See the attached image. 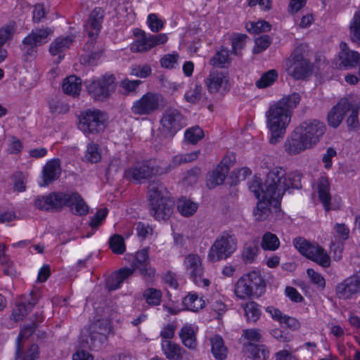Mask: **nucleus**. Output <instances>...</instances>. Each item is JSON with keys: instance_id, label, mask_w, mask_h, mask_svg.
Segmentation results:
<instances>
[{"instance_id": "18", "label": "nucleus", "mask_w": 360, "mask_h": 360, "mask_svg": "<svg viewBox=\"0 0 360 360\" xmlns=\"http://www.w3.org/2000/svg\"><path fill=\"white\" fill-rule=\"evenodd\" d=\"M130 269H134V271L136 269L139 270L143 276L152 278L155 276V270L150 264L148 247H146L136 253L132 268Z\"/></svg>"}, {"instance_id": "29", "label": "nucleus", "mask_w": 360, "mask_h": 360, "mask_svg": "<svg viewBox=\"0 0 360 360\" xmlns=\"http://www.w3.org/2000/svg\"><path fill=\"white\" fill-rule=\"evenodd\" d=\"M134 274V269L124 268L120 269L106 281V287L109 290H115L120 288L123 281Z\"/></svg>"}, {"instance_id": "53", "label": "nucleus", "mask_w": 360, "mask_h": 360, "mask_svg": "<svg viewBox=\"0 0 360 360\" xmlns=\"http://www.w3.org/2000/svg\"><path fill=\"white\" fill-rule=\"evenodd\" d=\"M109 246L112 252L117 255H122L126 250L124 238L119 234H115L110 238Z\"/></svg>"}, {"instance_id": "15", "label": "nucleus", "mask_w": 360, "mask_h": 360, "mask_svg": "<svg viewBox=\"0 0 360 360\" xmlns=\"http://www.w3.org/2000/svg\"><path fill=\"white\" fill-rule=\"evenodd\" d=\"M160 123L162 131L169 136H174L186 125L184 116L180 110L172 107L162 112Z\"/></svg>"}, {"instance_id": "35", "label": "nucleus", "mask_w": 360, "mask_h": 360, "mask_svg": "<svg viewBox=\"0 0 360 360\" xmlns=\"http://www.w3.org/2000/svg\"><path fill=\"white\" fill-rule=\"evenodd\" d=\"M212 353L215 359L224 360L227 355V348L224 345V340L219 335H215L210 339Z\"/></svg>"}, {"instance_id": "19", "label": "nucleus", "mask_w": 360, "mask_h": 360, "mask_svg": "<svg viewBox=\"0 0 360 360\" xmlns=\"http://www.w3.org/2000/svg\"><path fill=\"white\" fill-rule=\"evenodd\" d=\"M311 148L305 139L295 128L284 143L285 151L290 155H295Z\"/></svg>"}, {"instance_id": "47", "label": "nucleus", "mask_w": 360, "mask_h": 360, "mask_svg": "<svg viewBox=\"0 0 360 360\" xmlns=\"http://www.w3.org/2000/svg\"><path fill=\"white\" fill-rule=\"evenodd\" d=\"M246 350L254 359H263L269 357V352L264 345H256L253 343L244 345Z\"/></svg>"}, {"instance_id": "56", "label": "nucleus", "mask_w": 360, "mask_h": 360, "mask_svg": "<svg viewBox=\"0 0 360 360\" xmlns=\"http://www.w3.org/2000/svg\"><path fill=\"white\" fill-rule=\"evenodd\" d=\"M141 84H142V81L139 79H124L120 82V86L124 90V94L126 95L136 94Z\"/></svg>"}, {"instance_id": "14", "label": "nucleus", "mask_w": 360, "mask_h": 360, "mask_svg": "<svg viewBox=\"0 0 360 360\" xmlns=\"http://www.w3.org/2000/svg\"><path fill=\"white\" fill-rule=\"evenodd\" d=\"M115 88L116 79L112 74H105L101 78L93 80L86 86L89 95L95 100L100 101L108 98Z\"/></svg>"}, {"instance_id": "22", "label": "nucleus", "mask_w": 360, "mask_h": 360, "mask_svg": "<svg viewBox=\"0 0 360 360\" xmlns=\"http://www.w3.org/2000/svg\"><path fill=\"white\" fill-rule=\"evenodd\" d=\"M340 47L339 58L341 66L349 69L360 65V54L358 52L349 50L345 42H341Z\"/></svg>"}, {"instance_id": "25", "label": "nucleus", "mask_w": 360, "mask_h": 360, "mask_svg": "<svg viewBox=\"0 0 360 360\" xmlns=\"http://www.w3.org/2000/svg\"><path fill=\"white\" fill-rule=\"evenodd\" d=\"M228 82L227 72L213 69L206 79V85L210 93H217Z\"/></svg>"}, {"instance_id": "33", "label": "nucleus", "mask_w": 360, "mask_h": 360, "mask_svg": "<svg viewBox=\"0 0 360 360\" xmlns=\"http://www.w3.org/2000/svg\"><path fill=\"white\" fill-rule=\"evenodd\" d=\"M259 252L258 242L255 240L247 241L242 250V259L245 263H252Z\"/></svg>"}, {"instance_id": "62", "label": "nucleus", "mask_w": 360, "mask_h": 360, "mask_svg": "<svg viewBox=\"0 0 360 360\" xmlns=\"http://www.w3.org/2000/svg\"><path fill=\"white\" fill-rule=\"evenodd\" d=\"M307 273L313 284L316 285L317 288L321 290L324 289L326 287V280L321 274L315 271L312 269H308Z\"/></svg>"}, {"instance_id": "55", "label": "nucleus", "mask_w": 360, "mask_h": 360, "mask_svg": "<svg viewBox=\"0 0 360 360\" xmlns=\"http://www.w3.org/2000/svg\"><path fill=\"white\" fill-rule=\"evenodd\" d=\"M271 27V25L265 20L248 22L245 25V28L248 32L255 34L270 31Z\"/></svg>"}, {"instance_id": "30", "label": "nucleus", "mask_w": 360, "mask_h": 360, "mask_svg": "<svg viewBox=\"0 0 360 360\" xmlns=\"http://www.w3.org/2000/svg\"><path fill=\"white\" fill-rule=\"evenodd\" d=\"M251 288L253 295L262 294L266 288V283L260 274L253 271L243 276Z\"/></svg>"}, {"instance_id": "42", "label": "nucleus", "mask_w": 360, "mask_h": 360, "mask_svg": "<svg viewBox=\"0 0 360 360\" xmlns=\"http://www.w3.org/2000/svg\"><path fill=\"white\" fill-rule=\"evenodd\" d=\"M162 292L154 288H148L143 292V297L150 307H156L162 302Z\"/></svg>"}, {"instance_id": "27", "label": "nucleus", "mask_w": 360, "mask_h": 360, "mask_svg": "<svg viewBox=\"0 0 360 360\" xmlns=\"http://www.w3.org/2000/svg\"><path fill=\"white\" fill-rule=\"evenodd\" d=\"M88 36V40L86 42L84 49L89 52L88 56V62L94 63L103 55V50L102 46H96V39L98 34L94 32H84Z\"/></svg>"}, {"instance_id": "3", "label": "nucleus", "mask_w": 360, "mask_h": 360, "mask_svg": "<svg viewBox=\"0 0 360 360\" xmlns=\"http://www.w3.org/2000/svg\"><path fill=\"white\" fill-rule=\"evenodd\" d=\"M34 207L40 210L60 211L64 206L70 207L76 215H86L89 206L77 192H52L39 195L34 200Z\"/></svg>"}, {"instance_id": "2", "label": "nucleus", "mask_w": 360, "mask_h": 360, "mask_svg": "<svg viewBox=\"0 0 360 360\" xmlns=\"http://www.w3.org/2000/svg\"><path fill=\"white\" fill-rule=\"evenodd\" d=\"M301 179L302 174L297 171L287 174L284 168L275 167L267 173L260 188L265 193L264 198L281 200L288 189L302 188Z\"/></svg>"}, {"instance_id": "17", "label": "nucleus", "mask_w": 360, "mask_h": 360, "mask_svg": "<svg viewBox=\"0 0 360 360\" xmlns=\"http://www.w3.org/2000/svg\"><path fill=\"white\" fill-rule=\"evenodd\" d=\"M358 293H360V271L345 278L335 288V294L339 299L348 300Z\"/></svg>"}, {"instance_id": "61", "label": "nucleus", "mask_w": 360, "mask_h": 360, "mask_svg": "<svg viewBox=\"0 0 360 360\" xmlns=\"http://www.w3.org/2000/svg\"><path fill=\"white\" fill-rule=\"evenodd\" d=\"M271 44V37L264 34L255 39V47L253 49L254 53H259L266 50Z\"/></svg>"}, {"instance_id": "52", "label": "nucleus", "mask_w": 360, "mask_h": 360, "mask_svg": "<svg viewBox=\"0 0 360 360\" xmlns=\"http://www.w3.org/2000/svg\"><path fill=\"white\" fill-rule=\"evenodd\" d=\"M247 35L245 34H234L231 36L232 52L236 56L241 55V50L246 44Z\"/></svg>"}, {"instance_id": "28", "label": "nucleus", "mask_w": 360, "mask_h": 360, "mask_svg": "<svg viewBox=\"0 0 360 360\" xmlns=\"http://www.w3.org/2000/svg\"><path fill=\"white\" fill-rule=\"evenodd\" d=\"M319 198L326 212L330 210V183L328 178L321 176L318 180Z\"/></svg>"}, {"instance_id": "44", "label": "nucleus", "mask_w": 360, "mask_h": 360, "mask_svg": "<svg viewBox=\"0 0 360 360\" xmlns=\"http://www.w3.org/2000/svg\"><path fill=\"white\" fill-rule=\"evenodd\" d=\"M177 210L184 217L193 215L198 210V205L190 200L181 198L177 201Z\"/></svg>"}, {"instance_id": "38", "label": "nucleus", "mask_w": 360, "mask_h": 360, "mask_svg": "<svg viewBox=\"0 0 360 360\" xmlns=\"http://www.w3.org/2000/svg\"><path fill=\"white\" fill-rule=\"evenodd\" d=\"M209 63L214 67L225 68L226 65L231 63L230 51L228 48L222 46L220 50L217 51L212 57Z\"/></svg>"}, {"instance_id": "9", "label": "nucleus", "mask_w": 360, "mask_h": 360, "mask_svg": "<svg viewBox=\"0 0 360 360\" xmlns=\"http://www.w3.org/2000/svg\"><path fill=\"white\" fill-rule=\"evenodd\" d=\"M107 114L98 109H88L79 116V129L85 134H97L103 132L107 126Z\"/></svg>"}, {"instance_id": "26", "label": "nucleus", "mask_w": 360, "mask_h": 360, "mask_svg": "<svg viewBox=\"0 0 360 360\" xmlns=\"http://www.w3.org/2000/svg\"><path fill=\"white\" fill-rule=\"evenodd\" d=\"M153 169L146 164H141L128 168L124 172V176L130 181H139L150 177L153 174Z\"/></svg>"}, {"instance_id": "64", "label": "nucleus", "mask_w": 360, "mask_h": 360, "mask_svg": "<svg viewBox=\"0 0 360 360\" xmlns=\"http://www.w3.org/2000/svg\"><path fill=\"white\" fill-rule=\"evenodd\" d=\"M151 68L148 65H134L130 69V75L140 78H146L151 74Z\"/></svg>"}, {"instance_id": "31", "label": "nucleus", "mask_w": 360, "mask_h": 360, "mask_svg": "<svg viewBox=\"0 0 360 360\" xmlns=\"http://www.w3.org/2000/svg\"><path fill=\"white\" fill-rule=\"evenodd\" d=\"M162 349L169 360H179L182 358V352L184 349L179 345L170 340L162 342Z\"/></svg>"}, {"instance_id": "36", "label": "nucleus", "mask_w": 360, "mask_h": 360, "mask_svg": "<svg viewBox=\"0 0 360 360\" xmlns=\"http://www.w3.org/2000/svg\"><path fill=\"white\" fill-rule=\"evenodd\" d=\"M227 174L228 173L226 167H224V169H221L220 167L217 165V167L207 176V187L209 188H214L217 186L222 184Z\"/></svg>"}, {"instance_id": "54", "label": "nucleus", "mask_w": 360, "mask_h": 360, "mask_svg": "<svg viewBox=\"0 0 360 360\" xmlns=\"http://www.w3.org/2000/svg\"><path fill=\"white\" fill-rule=\"evenodd\" d=\"M202 86L199 82H195L184 94V99L191 103H195L201 98Z\"/></svg>"}, {"instance_id": "37", "label": "nucleus", "mask_w": 360, "mask_h": 360, "mask_svg": "<svg viewBox=\"0 0 360 360\" xmlns=\"http://www.w3.org/2000/svg\"><path fill=\"white\" fill-rule=\"evenodd\" d=\"M179 337L185 347L189 349H195L196 347V337L191 326H184L179 331Z\"/></svg>"}, {"instance_id": "13", "label": "nucleus", "mask_w": 360, "mask_h": 360, "mask_svg": "<svg viewBox=\"0 0 360 360\" xmlns=\"http://www.w3.org/2000/svg\"><path fill=\"white\" fill-rule=\"evenodd\" d=\"M134 34L136 39L130 46L133 53L146 52L155 46L165 44L168 39L166 34H151L139 29Z\"/></svg>"}, {"instance_id": "41", "label": "nucleus", "mask_w": 360, "mask_h": 360, "mask_svg": "<svg viewBox=\"0 0 360 360\" xmlns=\"http://www.w3.org/2000/svg\"><path fill=\"white\" fill-rule=\"evenodd\" d=\"M243 308L248 322L256 323L259 319L262 311L260 306L257 302H249L243 304Z\"/></svg>"}, {"instance_id": "51", "label": "nucleus", "mask_w": 360, "mask_h": 360, "mask_svg": "<svg viewBox=\"0 0 360 360\" xmlns=\"http://www.w3.org/2000/svg\"><path fill=\"white\" fill-rule=\"evenodd\" d=\"M14 32V27L11 25H6L0 28V55H4V59L6 58L7 52L1 47L12 39Z\"/></svg>"}, {"instance_id": "20", "label": "nucleus", "mask_w": 360, "mask_h": 360, "mask_svg": "<svg viewBox=\"0 0 360 360\" xmlns=\"http://www.w3.org/2000/svg\"><path fill=\"white\" fill-rule=\"evenodd\" d=\"M351 103L348 100L342 98L328 115V122L330 127H338L342 122L345 115L350 110Z\"/></svg>"}, {"instance_id": "43", "label": "nucleus", "mask_w": 360, "mask_h": 360, "mask_svg": "<svg viewBox=\"0 0 360 360\" xmlns=\"http://www.w3.org/2000/svg\"><path fill=\"white\" fill-rule=\"evenodd\" d=\"M234 292L236 297L240 300L248 299L253 295L251 288L243 276L240 277L236 283Z\"/></svg>"}, {"instance_id": "39", "label": "nucleus", "mask_w": 360, "mask_h": 360, "mask_svg": "<svg viewBox=\"0 0 360 360\" xmlns=\"http://www.w3.org/2000/svg\"><path fill=\"white\" fill-rule=\"evenodd\" d=\"M37 326H34V323H30L25 326L20 331L19 335L16 339L15 342V359H18L20 357L22 354V347L20 344V342L22 339H27L30 337L33 333L34 332Z\"/></svg>"}, {"instance_id": "57", "label": "nucleus", "mask_w": 360, "mask_h": 360, "mask_svg": "<svg viewBox=\"0 0 360 360\" xmlns=\"http://www.w3.org/2000/svg\"><path fill=\"white\" fill-rule=\"evenodd\" d=\"M241 337L248 340V344L260 342L262 338L261 330L257 328L243 330Z\"/></svg>"}, {"instance_id": "46", "label": "nucleus", "mask_w": 360, "mask_h": 360, "mask_svg": "<svg viewBox=\"0 0 360 360\" xmlns=\"http://www.w3.org/2000/svg\"><path fill=\"white\" fill-rule=\"evenodd\" d=\"M280 246V240L277 236L271 232H266L262 238L261 242V247L264 250L275 251Z\"/></svg>"}, {"instance_id": "12", "label": "nucleus", "mask_w": 360, "mask_h": 360, "mask_svg": "<svg viewBox=\"0 0 360 360\" xmlns=\"http://www.w3.org/2000/svg\"><path fill=\"white\" fill-rule=\"evenodd\" d=\"M311 148L316 146L324 135L326 126L316 119H309L302 122L295 127Z\"/></svg>"}, {"instance_id": "59", "label": "nucleus", "mask_w": 360, "mask_h": 360, "mask_svg": "<svg viewBox=\"0 0 360 360\" xmlns=\"http://www.w3.org/2000/svg\"><path fill=\"white\" fill-rule=\"evenodd\" d=\"M200 154V150H195L188 153L175 155L172 159L174 166H177L181 163L191 162L196 160Z\"/></svg>"}, {"instance_id": "48", "label": "nucleus", "mask_w": 360, "mask_h": 360, "mask_svg": "<svg viewBox=\"0 0 360 360\" xmlns=\"http://www.w3.org/2000/svg\"><path fill=\"white\" fill-rule=\"evenodd\" d=\"M278 78V72L276 70H270L262 75L256 82L255 85L259 89H264L272 85Z\"/></svg>"}, {"instance_id": "45", "label": "nucleus", "mask_w": 360, "mask_h": 360, "mask_svg": "<svg viewBox=\"0 0 360 360\" xmlns=\"http://www.w3.org/2000/svg\"><path fill=\"white\" fill-rule=\"evenodd\" d=\"M349 37L352 42L360 46V11L355 12L350 22Z\"/></svg>"}, {"instance_id": "10", "label": "nucleus", "mask_w": 360, "mask_h": 360, "mask_svg": "<svg viewBox=\"0 0 360 360\" xmlns=\"http://www.w3.org/2000/svg\"><path fill=\"white\" fill-rule=\"evenodd\" d=\"M292 243L298 252L307 258L316 262L323 267L330 266V257L319 244L311 243L302 237L295 238Z\"/></svg>"}, {"instance_id": "8", "label": "nucleus", "mask_w": 360, "mask_h": 360, "mask_svg": "<svg viewBox=\"0 0 360 360\" xmlns=\"http://www.w3.org/2000/svg\"><path fill=\"white\" fill-rule=\"evenodd\" d=\"M166 105L165 97L160 93L148 91L134 101L130 108L135 116H150L160 111Z\"/></svg>"}, {"instance_id": "7", "label": "nucleus", "mask_w": 360, "mask_h": 360, "mask_svg": "<svg viewBox=\"0 0 360 360\" xmlns=\"http://www.w3.org/2000/svg\"><path fill=\"white\" fill-rule=\"evenodd\" d=\"M238 240L231 232L225 231L219 234L211 245L207 259L216 262L230 257L237 249Z\"/></svg>"}, {"instance_id": "32", "label": "nucleus", "mask_w": 360, "mask_h": 360, "mask_svg": "<svg viewBox=\"0 0 360 360\" xmlns=\"http://www.w3.org/2000/svg\"><path fill=\"white\" fill-rule=\"evenodd\" d=\"M62 88L65 94L77 96L82 89L81 79L75 75L69 76L64 79Z\"/></svg>"}, {"instance_id": "63", "label": "nucleus", "mask_w": 360, "mask_h": 360, "mask_svg": "<svg viewBox=\"0 0 360 360\" xmlns=\"http://www.w3.org/2000/svg\"><path fill=\"white\" fill-rule=\"evenodd\" d=\"M108 213V210L106 208L98 210L95 215L91 219L89 222L90 226L92 229H97L99 227L105 220Z\"/></svg>"}, {"instance_id": "40", "label": "nucleus", "mask_w": 360, "mask_h": 360, "mask_svg": "<svg viewBox=\"0 0 360 360\" xmlns=\"http://www.w3.org/2000/svg\"><path fill=\"white\" fill-rule=\"evenodd\" d=\"M183 305L186 309L198 311L205 306V300L195 293H189L183 299Z\"/></svg>"}, {"instance_id": "34", "label": "nucleus", "mask_w": 360, "mask_h": 360, "mask_svg": "<svg viewBox=\"0 0 360 360\" xmlns=\"http://www.w3.org/2000/svg\"><path fill=\"white\" fill-rule=\"evenodd\" d=\"M35 302L18 301L13 309L11 316L15 322L22 321L23 318L30 311Z\"/></svg>"}, {"instance_id": "6", "label": "nucleus", "mask_w": 360, "mask_h": 360, "mask_svg": "<svg viewBox=\"0 0 360 360\" xmlns=\"http://www.w3.org/2000/svg\"><path fill=\"white\" fill-rule=\"evenodd\" d=\"M307 49L305 44L297 45L288 59L287 71L295 79H304L312 72L313 65L306 58Z\"/></svg>"}, {"instance_id": "11", "label": "nucleus", "mask_w": 360, "mask_h": 360, "mask_svg": "<svg viewBox=\"0 0 360 360\" xmlns=\"http://www.w3.org/2000/svg\"><path fill=\"white\" fill-rule=\"evenodd\" d=\"M184 266L188 278L199 287H208L210 281L204 278L205 268L202 259L198 254H188L184 260Z\"/></svg>"}, {"instance_id": "5", "label": "nucleus", "mask_w": 360, "mask_h": 360, "mask_svg": "<svg viewBox=\"0 0 360 360\" xmlns=\"http://www.w3.org/2000/svg\"><path fill=\"white\" fill-rule=\"evenodd\" d=\"M54 32L52 27H45L32 30L25 37L20 44V50L22 53V58L26 61H31L37 56V47L46 44Z\"/></svg>"}, {"instance_id": "4", "label": "nucleus", "mask_w": 360, "mask_h": 360, "mask_svg": "<svg viewBox=\"0 0 360 360\" xmlns=\"http://www.w3.org/2000/svg\"><path fill=\"white\" fill-rule=\"evenodd\" d=\"M148 200L150 214L156 220H167L172 216L175 201L162 183L159 181L149 183Z\"/></svg>"}, {"instance_id": "60", "label": "nucleus", "mask_w": 360, "mask_h": 360, "mask_svg": "<svg viewBox=\"0 0 360 360\" xmlns=\"http://www.w3.org/2000/svg\"><path fill=\"white\" fill-rule=\"evenodd\" d=\"M179 58L177 53L166 54L160 60L161 66L167 69H174L178 67Z\"/></svg>"}, {"instance_id": "58", "label": "nucleus", "mask_w": 360, "mask_h": 360, "mask_svg": "<svg viewBox=\"0 0 360 360\" xmlns=\"http://www.w3.org/2000/svg\"><path fill=\"white\" fill-rule=\"evenodd\" d=\"M85 158L89 162L91 163L99 162L101 159V154L98 145L95 143H89L87 146Z\"/></svg>"}, {"instance_id": "24", "label": "nucleus", "mask_w": 360, "mask_h": 360, "mask_svg": "<svg viewBox=\"0 0 360 360\" xmlns=\"http://www.w3.org/2000/svg\"><path fill=\"white\" fill-rule=\"evenodd\" d=\"M75 41L72 35L66 37H58L56 38L49 46V52L52 56H58V61L64 58L63 52L70 49Z\"/></svg>"}, {"instance_id": "23", "label": "nucleus", "mask_w": 360, "mask_h": 360, "mask_svg": "<svg viewBox=\"0 0 360 360\" xmlns=\"http://www.w3.org/2000/svg\"><path fill=\"white\" fill-rule=\"evenodd\" d=\"M60 172L61 169L58 159H53L48 161L43 167V184H40V186H46L57 180L60 176Z\"/></svg>"}, {"instance_id": "21", "label": "nucleus", "mask_w": 360, "mask_h": 360, "mask_svg": "<svg viewBox=\"0 0 360 360\" xmlns=\"http://www.w3.org/2000/svg\"><path fill=\"white\" fill-rule=\"evenodd\" d=\"M105 17V11L101 7L94 8L84 24V32L99 34Z\"/></svg>"}, {"instance_id": "16", "label": "nucleus", "mask_w": 360, "mask_h": 360, "mask_svg": "<svg viewBox=\"0 0 360 360\" xmlns=\"http://www.w3.org/2000/svg\"><path fill=\"white\" fill-rule=\"evenodd\" d=\"M263 183L255 181L250 186V189L255 193V197L258 199L257 207L254 211V215L257 221H264L269 217L271 210L269 206L274 203V207H276L280 204L281 200L268 199L264 198V193L260 188V186H262Z\"/></svg>"}, {"instance_id": "49", "label": "nucleus", "mask_w": 360, "mask_h": 360, "mask_svg": "<svg viewBox=\"0 0 360 360\" xmlns=\"http://www.w3.org/2000/svg\"><path fill=\"white\" fill-rule=\"evenodd\" d=\"M203 137L204 131L198 125L189 127L184 133L185 140L191 144H196Z\"/></svg>"}, {"instance_id": "1", "label": "nucleus", "mask_w": 360, "mask_h": 360, "mask_svg": "<svg viewBox=\"0 0 360 360\" xmlns=\"http://www.w3.org/2000/svg\"><path fill=\"white\" fill-rule=\"evenodd\" d=\"M300 100L298 93H292L270 105L266 112V117L267 127L271 132V144L276 145L283 138L291 120L292 110Z\"/></svg>"}, {"instance_id": "50", "label": "nucleus", "mask_w": 360, "mask_h": 360, "mask_svg": "<svg viewBox=\"0 0 360 360\" xmlns=\"http://www.w3.org/2000/svg\"><path fill=\"white\" fill-rule=\"evenodd\" d=\"M14 32V27L11 25H6L0 28V55H4V59L6 58L7 52L1 47L12 39Z\"/></svg>"}]
</instances>
